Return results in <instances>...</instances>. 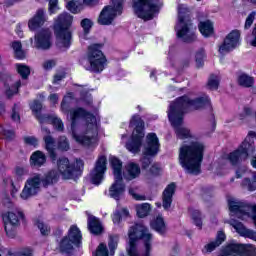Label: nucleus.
I'll return each mask as SVG.
<instances>
[{"mask_svg":"<svg viewBox=\"0 0 256 256\" xmlns=\"http://www.w3.org/2000/svg\"><path fill=\"white\" fill-rule=\"evenodd\" d=\"M72 137L83 147H93L97 143V118L83 108L70 110Z\"/></svg>","mask_w":256,"mask_h":256,"instance_id":"obj_1","label":"nucleus"},{"mask_svg":"<svg viewBox=\"0 0 256 256\" xmlns=\"http://www.w3.org/2000/svg\"><path fill=\"white\" fill-rule=\"evenodd\" d=\"M211 106V100L208 96L198 97L191 99L189 96L184 95L177 98L170 104L168 110V119L172 125L177 126L183 123V115L189 113L192 109H205V107Z\"/></svg>","mask_w":256,"mask_h":256,"instance_id":"obj_2","label":"nucleus"},{"mask_svg":"<svg viewBox=\"0 0 256 256\" xmlns=\"http://www.w3.org/2000/svg\"><path fill=\"white\" fill-rule=\"evenodd\" d=\"M204 153L205 144L202 142L193 141L189 144H184L179 149V163L187 173L199 175Z\"/></svg>","mask_w":256,"mask_h":256,"instance_id":"obj_3","label":"nucleus"},{"mask_svg":"<svg viewBox=\"0 0 256 256\" xmlns=\"http://www.w3.org/2000/svg\"><path fill=\"white\" fill-rule=\"evenodd\" d=\"M129 248L127 253L129 256H151V242L153 234L143 224H135L128 232Z\"/></svg>","mask_w":256,"mask_h":256,"instance_id":"obj_4","label":"nucleus"},{"mask_svg":"<svg viewBox=\"0 0 256 256\" xmlns=\"http://www.w3.org/2000/svg\"><path fill=\"white\" fill-rule=\"evenodd\" d=\"M175 31L178 39H181L184 43L197 41V35H195V28L193 27V22H191L187 5L180 4L178 6V23L175 26Z\"/></svg>","mask_w":256,"mask_h":256,"instance_id":"obj_5","label":"nucleus"},{"mask_svg":"<svg viewBox=\"0 0 256 256\" xmlns=\"http://www.w3.org/2000/svg\"><path fill=\"white\" fill-rule=\"evenodd\" d=\"M73 23V16L69 13L60 14L55 20L54 31L56 33V45L59 49L71 47V32L69 28Z\"/></svg>","mask_w":256,"mask_h":256,"instance_id":"obj_6","label":"nucleus"},{"mask_svg":"<svg viewBox=\"0 0 256 256\" xmlns=\"http://www.w3.org/2000/svg\"><path fill=\"white\" fill-rule=\"evenodd\" d=\"M110 164L113 169L114 183L109 188V196L119 201L125 193V183H123V162L117 157L110 158Z\"/></svg>","mask_w":256,"mask_h":256,"instance_id":"obj_7","label":"nucleus"},{"mask_svg":"<svg viewBox=\"0 0 256 256\" xmlns=\"http://www.w3.org/2000/svg\"><path fill=\"white\" fill-rule=\"evenodd\" d=\"M130 127H135V129L132 133V141L126 144V148L131 153H139L143 144V137H145V132H143L145 122L139 115H134L130 120Z\"/></svg>","mask_w":256,"mask_h":256,"instance_id":"obj_8","label":"nucleus"},{"mask_svg":"<svg viewBox=\"0 0 256 256\" xmlns=\"http://www.w3.org/2000/svg\"><path fill=\"white\" fill-rule=\"evenodd\" d=\"M88 63L85 69L92 73H101L105 69L107 58L101 51V44H93L88 47Z\"/></svg>","mask_w":256,"mask_h":256,"instance_id":"obj_9","label":"nucleus"},{"mask_svg":"<svg viewBox=\"0 0 256 256\" xmlns=\"http://www.w3.org/2000/svg\"><path fill=\"white\" fill-rule=\"evenodd\" d=\"M83 167H85L83 160H76V164H71L66 157H60L57 160L58 171L64 179H77V177H81Z\"/></svg>","mask_w":256,"mask_h":256,"instance_id":"obj_10","label":"nucleus"},{"mask_svg":"<svg viewBox=\"0 0 256 256\" xmlns=\"http://www.w3.org/2000/svg\"><path fill=\"white\" fill-rule=\"evenodd\" d=\"M158 0H133L135 15L144 21H151L155 13H159Z\"/></svg>","mask_w":256,"mask_h":256,"instance_id":"obj_11","label":"nucleus"},{"mask_svg":"<svg viewBox=\"0 0 256 256\" xmlns=\"http://www.w3.org/2000/svg\"><path fill=\"white\" fill-rule=\"evenodd\" d=\"M254 153L255 145L246 139L237 150L229 153L226 157L230 165L235 166L239 165L241 161H245L249 155H253Z\"/></svg>","mask_w":256,"mask_h":256,"instance_id":"obj_12","label":"nucleus"},{"mask_svg":"<svg viewBox=\"0 0 256 256\" xmlns=\"http://www.w3.org/2000/svg\"><path fill=\"white\" fill-rule=\"evenodd\" d=\"M123 13V0H112V4L104 7L98 18L100 25H111L117 15Z\"/></svg>","mask_w":256,"mask_h":256,"instance_id":"obj_13","label":"nucleus"},{"mask_svg":"<svg viewBox=\"0 0 256 256\" xmlns=\"http://www.w3.org/2000/svg\"><path fill=\"white\" fill-rule=\"evenodd\" d=\"M81 230L77 226H72L69 229L68 236L64 237L60 242L61 253H69L73 249V245L81 243Z\"/></svg>","mask_w":256,"mask_h":256,"instance_id":"obj_14","label":"nucleus"},{"mask_svg":"<svg viewBox=\"0 0 256 256\" xmlns=\"http://www.w3.org/2000/svg\"><path fill=\"white\" fill-rule=\"evenodd\" d=\"M24 215L21 210L16 209L2 215L4 221V229L8 237H15V231L11 227L19 226V220L23 219Z\"/></svg>","mask_w":256,"mask_h":256,"instance_id":"obj_15","label":"nucleus"},{"mask_svg":"<svg viewBox=\"0 0 256 256\" xmlns=\"http://www.w3.org/2000/svg\"><path fill=\"white\" fill-rule=\"evenodd\" d=\"M39 191H41V174H35L26 181L20 194L21 199L27 200L34 197Z\"/></svg>","mask_w":256,"mask_h":256,"instance_id":"obj_16","label":"nucleus"},{"mask_svg":"<svg viewBox=\"0 0 256 256\" xmlns=\"http://www.w3.org/2000/svg\"><path fill=\"white\" fill-rule=\"evenodd\" d=\"M107 171V158L100 156L96 161L94 169L90 173L91 181L94 185H99L103 181V177Z\"/></svg>","mask_w":256,"mask_h":256,"instance_id":"obj_17","label":"nucleus"},{"mask_svg":"<svg viewBox=\"0 0 256 256\" xmlns=\"http://www.w3.org/2000/svg\"><path fill=\"white\" fill-rule=\"evenodd\" d=\"M239 39H241V32L239 30H233L224 39L223 44L219 47V53H229L233 51L237 45H239Z\"/></svg>","mask_w":256,"mask_h":256,"instance_id":"obj_18","label":"nucleus"},{"mask_svg":"<svg viewBox=\"0 0 256 256\" xmlns=\"http://www.w3.org/2000/svg\"><path fill=\"white\" fill-rule=\"evenodd\" d=\"M53 42L51 41V30L42 29L35 35V48L47 51L51 49Z\"/></svg>","mask_w":256,"mask_h":256,"instance_id":"obj_19","label":"nucleus"},{"mask_svg":"<svg viewBox=\"0 0 256 256\" xmlns=\"http://www.w3.org/2000/svg\"><path fill=\"white\" fill-rule=\"evenodd\" d=\"M147 145L144 148V155L154 157L159 153V138H157V134L150 133L146 137Z\"/></svg>","mask_w":256,"mask_h":256,"instance_id":"obj_20","label":"nucleus"},{"mask_svg":"<svg viewBox=\"0 0 256 256\" xmlns=\"http://www.w3.org/2000/svg\"><path fill=\"white\" fill-rule=\"evenodd\" d=\"M42 131L45 133L43 139L46 150L48 151L52 161H55V159H57V154L55 153V138L51 136V130H49L47 127L42 126Z\"/></svg>","mask_w":256,"mask_h":256,"instance_id":"obj_21","label":"nucleus"},{"mask_svg":"<svg viewBox=\"0 0 256 256\" xmlns=\"http://www.w3.org/2000/svg\"><path fill=\"white\" fill-rule=\"evenodd\" d=\"M47 21V16L45 15V9H38L33 18H31L28 22V27L31 31H35L39 29L42 25Z\"/></svg>","mask_w":256,"mask_h":256,"instance_id":"obj_22","label":"nucleus"},{"mask_svg":"<svg viewBox=\"0 0 256 256\" xmlns=\"http://www.w3.org/2000/svg\"><path fill=\"white\" fill-rule=\"evenodd\" d=\"M141 175V167L139 164L134 162H129L123 171V177L126 181H133V179H137Z\"/></svg>","mask_w":256,"mask_h":256,"instance_id":"obj_23","label":"nucleus"},{"mask_svg":"<svg viewBox=\"0 0 256 256\" xmlns=\"http://www.w3.org/2000/svg\"><path fill=\"white\" fill-rule=\"evenodd\" d=\"M175 183L169 184L162 194V207L167 210L171 207V204L173 203V195H175V189H176Z\"/></svg>","mask_w":256,"mask_h":256,"instance_id":"obj_24","label":"nucleus"},{"mask_svg":"<svg viewBox=\"0 0 256 256\" xmlns=\"http://www.w3.org/2000/svg\"><path fill=\"white\" fill-rule=\"evenodd\" d=\"M230 225L235 228V230L237 231V233H239V235H241V237H246L248 239L256 241V232L251 229H247L243 225V223L232 220L230 222Z\"/></svg>","mask_w":256,"mask_h":256,"instance_id":"obj_25","label":"nucleus"},{"mask_svg":"<svg viewBox=\"0 0 256 256\" xmlns=\"http://www.w3.org/2000/svg\"><path fill=\"white\" fill-rule=\"evenodd\" d=\"M88 229L93 235H101L103 233L101 221L93 215L88 216Z\"/></svg>","mask_w":256,"mask_h":256,"instance_id":"obj_26","label":"nucleus"},{"mask_svg":"<svg viewBox=\"0 0 256 256\" xmlns=\"http://www.w3.org/2000/svg\"><path fill=\"white\" fill-rule=\"evenodd\" d=\"M57 181H59V172L57 170H50L43 177L41 176V183L45 188L55 185Z\"/></svg>","mask_w":256,"mask_h":256,"instance_id":"obj_27","label":"nucleus"},{"mask_svg":"<svg viewBox=\"0 0 256 256\" xmlns=\"http://www.w3.org/2000/svg\"><path fill=\"white\" fill-rule=\"evenodd\" d=\"M43 123H49L50 125H53L57 131L63 132L65 130L63 120L55 115L48 114L47 116H44V118L41 119V124Z\"/></svg>","mask_w":256,"mask_h":256,"instance_id":"obj_28","label":"nucleus"},{"mask_svg":"<svg viewBox=\"0 0 256 256\" xmlns=\"http://www.w3.org/2000/svg\"><path fill=\"white\" fill-rule=\"evenodd\" d=\"M225 239H226L225 232L219 231L217 233L216 240L206 244L204 246V250L203 251L205 253H212V251H215L216 247H219L220 245L223 244Z\"/></svg>","mask_w":256,"mask_h":256,"instance_id":"obj_29","label":"nucleus"},{"mask_svg":"<svg viewBox=\"0 0 256 256\" xmlns=\"http://www.w3.org/2000/svg\"><path fill=\"white\" fill-rule=\"evenodd\" d=\"M150 225L152 229L157 231V233H160V235H165V233H167V226L165 225V220L161 215L152 220Z\"/></svg>","mask_w":256,"mask_h":256,"instance_id":"obj_30","label":"nucleus"},{"mask_svg":"<svg viewBox=\"0 0 256 256\" xmlns=\"http://www.w3.org/2000/svg\"><path fill=\"white\" fill-rule=\"evenodd\" d=\"M46 161L47 158L41 151L34 152L30 157V164L33 165V167H41L42 165H45Z\"/></svg>","mask_w":256,"mask_h":256,"instance_id":"obj_31","label":"nucleus"},{"mask_svg":"<svg viewBox=\"0 0 256 256\" xmlns=\"http://www.w3.org/2000/svg\"><path fill=\"white\" fill-rule=\"evenodd\" d=\"M30 109L35 115L36 119H38L39 123H41V120L47 117L49 114H41V109H43V104L39 102L38 100H34L33 103L30 104Z\"/></svg>","mask_w":256,"mask_h":256,"instance_id":"obj_32","label":"nucleus"},{"mask_svg":"<svg viewBox=\"0 0 256 256\" xmlns=\"http://www.w3.org/2000/svg\"><path fill=\"white\" fill-rule=\"evenodd\" d=\"M242 187L248 191H256V172L251 173V178L246 177L243 179Z\"/></svg>","mask_w":256,"mask_h":256,"instance_id":"obj_33","label":"nucleus"},{"mask_svg":"<svg viewBox=\"0 0 256 256\" xmlns=\"http://www.w3.org/2000/svg\"><path fill=\"white\" fill-rule=\"evenodd\" d=\"M198 27L204 37H211L213 35V23L211 21L200 22Z\"/></svg>","mask_w":256,"mask_h":256,"instance_id":"obj_34","label":"nucleus"},{"mask_svg":"<svg viewBox=\"0 0 256 256\" xmlns=\"http://www.w3.org/2000/svg\"><path fill=\"white\" fill-rule=\"evenodd\" d=\"M171 125L175 128L176 135L179 139H187L191 137V132L189 129L181 127V125H183V118L180 124L175 126L173 122H171Z\"/></svg>","mask_w":256,"mask_h":256,"instance_id":"obj_35","label":"nucleus"},{"mask_svg":"<svg viewBox=\"0 0 256 256\" xmlns=\"http://www.w3.org/2000/svg\"><path fill=\"white\" fill-rule=\"evenodd\" d=\"M75 99V95L73 92H68L66 96H64L61 102V111L63 113H69V103Z\"/></svg>","mask_w":256,"mask_h":256,"instance_id":"obj_36","label":"nucleus"},{"mask_svg":"<svg viewBox=\"0 0 256 256\" xmlns=\"http://www.w3.org/2000/svg\"><path fill=\"white\" fill-rule=\"evenodd\" d=\"M12 49L14 50L15 57L17 59H25V51H23L21 41H14L12 43Z\"/></svg>","mask_w":256,"mask_h":256,"instance_id":"obj_37","label":"nucleus"},{"mask_svg":"<svg viewBox=\"0 0 256 256\" xmlns=\"http://www.w3.org/2000/svg\"><path fill=\"white\" fill-rule=\"evenodd\" d=\"M238 83L241 87H253L255 80L247 74H241L238 78Z\"/></svg>","mask_w":256,"mask_h":256,"instance_id":"obj_38","label":"nucleus"},{"mask_svg":"<svg viewBox=\"0 0 256 256\" xmlns=\"http://www.w3.org/2000/svg\"><path fill=\"white\" fill-rule=\"evenodd\" d=\"M150 211H151V205L149 203H144L136 206V212L138 217L140 218L147 217Z\"/></svg>","mask_w":256,"mask_h":256,"instance_id":"obj_39","label":"nucleus"},{"mask_svg":"<svg viewBox=\"0 0 256 256\" xmlns=\"http://www.w3.org/2000/svg\"><path fill=\"white\" fill-rule=\"evenodd\" d=\"M66 7L71 13H80V11L83 10V4L79 3L77 0L69 1Z\"/></svg>","mask_w":256,"mask_h":256,"instance_id":"obj_40","label":"nucleus"},{"mask_svg":"<svg viewBox=\"0 0 256 256\" xmlns=\"http://www.w3.org/2000/svg\"><path fill=\"white\" fill-rule=\"evenodd\" d=\"M16 69L22 79H29L31 75V68L25 64H16Z\"/></svg>","mask_w":256,"mask_h":256,"instance_id":"obj_41","label":"nucleus"},{"mask_svg":"<svg viewBox=\"0 0 256 256\" xmlns=\"http://www.w3.org/2000/svg\"><path fill=\"white\" fill-rule=\"evenodd\" d=\"M207 87L211 91H216V89H219V76L211 74L208 79Z\"/></svg>","mask_w":256,"mask_h":256,"instance_id":"obj_42","label":"nucleus"},{"mask_svg":"<svg viewBox=\"0 0 256 256\" xmlns=\"http://www.w3.org/2000/svg\"><path fill=\"white\" fill-rule=\"evenodd\" d=\"M119 244V236H110L108 247L110 249V254L115 255V249H117V245Z\"/></svg>","mask_w":256,"mask_h":256,"instance_id":"obj_43","label":"nucleus"},{"mask_svg":"<svg viewBox=\"0 0 256 256\" xmlns=\"http://www.w3.org/2000/svg\"><path fill=\"white\" fill-rule=\"evenodd\" d=\"M35 225L38 227L42 235H49L51 232V228H49V226H47L45 223H43V221L39 219L35 220Z\"/></svg>","mask_w":256,"mask_h":256,"instance_id":"obj_44","label":"nucleus"},{"mask_svg":"<svg viewBox=\"0 0 256 256\" xmlns=\"http://www.w3.org/2000/svg\"><path fill=\"white\" fill-rule=\"evenodd\" d=\"M201 212H199V210H194L192 211V220L194 225H196V227H198L199 229H202L203 227V222L201 221Z\"/></svg>","mask_w":256,"mask_h":256,"instance_id":"obj_45","label":"nucleus"},{"mask_svg":"<svg viewBox=\"0 0 256 256\" xmlns=\"http://www.w3.org/2000/svg\"><path fill=\"white\" fill-rule=\"evenodd\" d=\"M80 99L81 101H84L86 105H91L93 103V98L91 97V94H89V91L85 89L81 90Z\"/></svg>","mask_w":256,"mask_h":256,"instance_id":"obj_46","label":"nucleus"},{"mask_svg":"<svg viewBox=\"0 0 256 256\" xmlns=\"http://www.w3.org/2000/svg\"><path fill=\"white\" fill-rule=\"evenodd\" d=\"M58 148L61 149V151H69V140H67V137L61 136L58 139Z\"/></svg>","mask_w":256,"mask_h":256,"instance_id":"obj_47","label":"nucleus"},{"mask_svg":"<svg viewBox=\"0 0 256 256\" xmlns=\"http://www.w3.org/2000/svg\"><path fill=\"white\" fill-rule=\"evenodd\" d=\"M95 256H109V250L107 249V245L101 243L96 250Z\"/></svg>","mask_w":256,"mask_h":256,"instance_id":"obj_48","label":"nucleus"},{"mask_svg":"<svg viewBox=\"0 0 256 256\" xmlns=\"http://www.w3.org/2000/svg\"><path fill=\"white\" fill-rule=\"evenodd\" d=\"M196 65L198 68L203 67V59L205 57V50L200 49L197 53H196Z\"/></svg>","mask_w":256,"mask_h":256,"instance_id":"obj_49","label":"nucleus"},{"mask_svg":"<svg viewBox=\"0 0 256 256\" xmlns=\"http://www.w3.org/2000/svg\"><path fill=\"white\" fill-rule=\"evenodd\" d=\"M246 41L248 45H251V47H256V24L253 28L251 35L246 37Z\"/></svg>","mask_w":256,"mask_h":256,"instance_id":"obj_50","label":"nucleus"},{"mask_svg":"<svg viewBox=\"0 0 256 256\" xmlns=\"http://www.w3.org/2000/svg\"><path fill=\"white\" fill-rule=\"evenodd\" d=\"M81 27L83 28L84 32L87 34L93 27V22L89 18L83 19L81 21Z\"/></svg>","mask_w":256,"mask_h":256,"instance_id":"obj_51","label":"nucleus"},{"mask_svg":"<svg viewBox=\"0 0 256 256\" xmlns=\"http://www.w3.org/2000/svg\"><path fill=\"white\" fill-rule=\"evenodd\" d=\"M59 11V0H49V13H57Z\"/></svg>","mask_w":256,"mask_h":256,"instance_id":"obj_52","label":"nucleus"},{"mask_svg":"<svg viewBox=\"0 0 256 256\" xmlns=\"http://www.w3.org/2000/svg\"><path fill=\"white\" fill-rule=\"evenodd\" d=\"M28 174H29V171L23 167L18 166L15 168V175L17 179H23V177H25V175H28Z\"/></svg>","mask_w":256,"mask_h":256,"instance_id":"obj_53","label":"nucleus"},{"mask_svg":"<svg viewBox=\"0 0 256 256\" xmlns=\"http://www.w3.org/2000/svg\"><path fill=\"white\" fill-rule=\"evenodd\" d=\"M4 207H6L7 209H14V211L16 209H18L17 207H15V203H13V201H11V198H9V196H5L3 198V201H2Z\"/></svg>","mask_w":256,"mask_h":256,"instance_id":"obj_54","label":"nucleus"},{"mask_svg":"<svg viewBox=\"0 0 256 256\" xmlns=\"http://www.w3.org/2000/svg\"><path fill=\"white\" fill-rule=\"evenodd\" d=\"M231 163L229 162V159H227V156H223L218 160V167L219 169H227Z\"/></svg>","mask_w":256,"mask_h":256,"instance_id":"obj_55","label":"nucleus"},{"mask_svg":"<svg viewBox=\"0 0 256 256\" xmlns=\"http://www.w3.org/2000/svg\"><path fill=\"white\" fill-rule=\"evenodd\" d=\"M15 89L13 90V89H11V88H9L8 90H6V95H7V97H13L14 95H15V93H17V91H19V87H21V80H19V81H17L16 83H15Z\"/></svg>","mask_w":256,"mask_h":256,"instance_id":"obj_56","label":"nucleus"},{"mask_svg":"<svg viewBox=\"0 0 256 256\" xmlns=\"http://www.w3.org/2000/svg\"><path fill=\"white\" fill-rule=\"evenodd\" d=\"M55 65H56L55 60H47L43 63V69H45L46 71H51V69H53Z\"/></svg>","mask_w":256,"mask_h":256,"instance_id":"obj_57","label":"nucleus"},{"mask_svg":"<svg viewBox=\"0 0 256 256\" xmlns=\"http://www.w3.org/2000/svg\"><path fill=\"white\" fill-rule=\"evenodd\" d=\"M150 173H151V175H154V176L160 175V173H161V166H159V164H153L150 167Z\"/></svg>","mask_w":256,"mask_h":256,"instance_id":"obj_58","label":"nucleus"},{"mask_svg":"<svg viewBox=\"0 0 256 256\" xmlns=\"http://www.w3.org/2000/svg\"><path fill=\"white\" fill-rule=\"evenodd\" d=\"M253 21H255V15L251 13L247 18L245 22L244 29H249L253 25Z\"/></svg>","mask_w":256,"mask_h":256,"instance_id":"obj_59","label":"nucleus"},{"mask_svg":"<svg viewBox=\"0 0 256 256\" xmlns=\"http://www.w3.org/2000/svg\"><path fill=\"white\" fill-rule=\"evenodd\" d=\"M1 132L3 133L4 137H6V139H13L15 137V133L11 130L2 128Z\"/></svg>","mask_w":256,"mask_h":256,"instance_id":"obj_60","label":"nucleus"},{"mask_svg":"<svg viewBox=\"0 0 256 256\" xmlns=\"http://www.w3.org/2000/svg\"><path fill=\"white\" fill-rule=\"evenodd\" d=\"M129 193H130V195H132L133 199H135L136 201H145V196H141L139 194H136L135 190L130 189Z\"/></svg>","mask_w":256,"mask_h":256,"instance_id":"obj_61","label":"nucleus"},{"mask_svg":"<svg viewBox=\"0 0 256 256\" xmlns=\"http://www.w3.org/2000/svg\"><path fill=\"white\" fill-rule=\"evenodd\" d=\"M24 141L27 145H33L34 147L37 145V138L33 136L24 138Z\"/></svg>","mask_w":256,"mask_h":256,"instance_id":"obj_62","label":"nucleus"},{"mask_svg":"<svg viewBox=\"0 0 256 256\" xmlns=\"http://www.w3.org/2000/svg\"><path fill=\"white\" fill-rule=\"evenodd\" d=\"M253 113V110H251L250 107L245 106L244 107V114H240V119L243 120L245 117H249Z\"/></svg>","mask_w":256,"mask_h":256,"instance_id":"obj_63","label":"nucleus"},{"mask_svg":"<svg viewBox=\"0 0 256 256\" xmlns=\"http://www.w3.org/2000/svg\"><path fill=\"white\" fill-rule=\"evenodd\" d=\"M151 165V159L144 157L142 159V169H147Z\"/></svg>","mask_w":256,"mask_h":256,"instance_id":"obj_64","label":"nucleus"}]
</instances>
